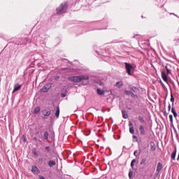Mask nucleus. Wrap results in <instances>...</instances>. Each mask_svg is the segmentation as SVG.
<instances>
[{"mask_svg": "<svg viewBox=\"0 0 179 179\" xmlns=\"http://www.w3.org/2000/svg\"><path fill=\"white\" fill-rule=\"evenodd\" d=\"M47 37H48V36L45 35V34H40L38 36L34 34L31 40L24 38H22L20 42H17L16 44L22 45V44L33 43L36 45H41V47H44V45H45V41L44 40H45Z\"/></svg>", "mask_w": 179, "mask_h": 179, "instance_id": "1", "label": "nucleus"}, {"mask_svg": "<svg viewBox=\"0 0 179 179\" xmlns=\"http://www.w3.org/2000/svg\"><path fill=\"white\" fill-rule=\"evenodd\" d=\"M89 79H90V77H89V75H80V76H73L68 78V80H70V82H73V83H80L82 82L83 86H86L87 83H89Z\"/></svg>", "mask_w": 179, "mask_h": 179, "instance_id": "2", "label": "nucleus"}, {"mask_svg": "<svg viewBox=\"0 0 179 179\" xmlns=\"http://www.w3.org/2000/svg\"><path fill=\"white\" fill-rule=\"evenodd\" d=\"M66 10H68V2L66 1L62 3L60 6L56 8L57 15H63V13H66Z\"/></svg>", "mask_w": 179, "mask_h": 179, "instance_id": "3", "label": "nucleus"}, {"mask_svg": "<svg viewBox=\"0 0 179 179\" xmlns=\"http://www.w3.org/2000/svg\"><path fill=\"white\" fill-rule=\"evenodd\" d=\"M124 68L126 70V73H127V75L129 76H132V73H134V66H132V64H131V63H128V62H124Z\"/></svg>", "mask_w": 179, "mask_h": 179, "instance_id": "4", "label": "nucleus"}, {"mask_svg": "<svg viewBox=\"0 0 179 179\" xmlns=\"http://www.w3.org/2000/svg\"><path fill=\"white\" fill-rule=\"evenodd\" d=\"M165 69L166 71L163 70L161 72V76L164 82H167L168 78H169V75H170V73H171V70L170 69H169V67L167 66H166Z\"/></svg>", "mask_w": 179, "mask_h": 179, "instance_id": "5", "label": "nucleus"}, {"mask_svg": "<svg viewBox=\"0 0 179 179\" xmlns=\"http://www.w3.org/2000/svg\"><path fill=\"white\" fill-rule=\"evenodd\" d=\"M124 94L130 96L131 99H138V94H135L132 91L124 90Z\"/></svg>", "mask_w": 179, "mask_h": 179, "instance_id": "6", "label": "nucleus"}, {"mask_svg": "<svg viewBox=\"0 0 179 179\" xmlns=\"http://www.w3.org/2000/svg\"><path fill=\"white\" fill-rule=\"evenodd\" d=\"M49 89H51V83L46 84L45 85H44V86L41 89V92L42 93H47V92H48Z\"/></svg>", "mask_w": 179, "mask_h": 179, "instance_id": "7", "label": "nucleus"}, {"mask_svg": "<svg viewBox=\"0 0 179 179\" xmlns=\"http://www.w3.org/2000/svg\"><path fill=\"white\" fill-rule=\"evenodd\" d=\"M129 89H130V90H131L133 92V93H139L141 92V90H139V88L132 85H129Z\"/></svg>", "mask_w": 179, "mask_h": 179, "instance_id": "8", "label": "nucleus"}, {"mask_svg": "<svg viewBox=\"0 0 179 179\" xmlns=\"http://www.w3.org/2000/svg\"><path fill=\"white\" fill-rule=\"evenodd\" d=\"M139 131H140V134L143 136L145 135H146V130L145 129V126L141 124L139 126V128H138Z\"/></svg>", "mask_w": 179, "mask_h": 179, "instance_id": "9", "label": "nucleus"}, {"mask_svg": "<svg viewBox=\"0 0 179 179\" xmlns=\"http://www.w3.org/2000/svg\"><path fill=\"white\" fill-rule=\"evenodd\" d=\"M31 171L33 174H40V169H38V168H37L36 166H32Z\"/></svg>", "mask_w": 179, "mask_h": 179, "instance_id": "10", "label": "nucleus"}, {"mask_svg": "<svg viewBox=\"0 0 179 179\" xmlns=\"http://www.w3.org/2000/svg\"><path fill=\"white\" fill-rule=\"evenodd\" d=\"M21 89H22V85L15 84L14 89L13 90V93H15V92H18V90H20Z\"/></svg>", "mask_w": 179, "mask_h": 179, "instance_id": "11", "label": "nucleus"}, {"mask_svg": "<svg viewBox=\"0 0 179 179\" xmlns=\"http://www.w3.org/2000/svg\"><path fill=\"white\" fill-rule=\"evenodd\" d=\"M150 152H155L156 150V144L153 141L150 142Z\"/></svg>", "mask_w": 179, "mask_h": 179, "instance_id": "12", "label": "nucleus"}, {"mask_svg": "<svg viewBox=\"0 0 179 179\" xmlns=\"http://www.w3.org/2000/svg\"><path fill=\"white\" fill-rule=\"evenodd\" d=\"M42 114L44 115V117H50V115H51V110L45 109L43 110Z\"/></svg>", "mask_w": 179, "mask_h": 179, "instance_id": "13", "label": "nucleus"}, {"mask_svg": "<svg viewBox=\"0 0 179 179\" xmlns=\"http://www.w3.org/2000/svg\"><path fill=\"white\" fill-rule=\"evenodd\" d=\"M43 159H44V163L45 164V162L47 160H51V155H50L48 153L45 152L43 154Z\"/></svg>", "mask_w": 179, "mask_h": 179, "instance_id": "14", "label": "nucleus"}, {"mask_svg": "<svg viewBox=\"0 0 179 179\" xmlns=\"http://www.w3.org/2000/svg\"><path fill=\"white\" fill-rule=\"evenodd\" d=\"M176 156H177V148H175V149L172 152L171 155V159H172V160H176Z\"/></svg>", "mask_w": 179, "mask_h": 179, "instance_id": "15", "label": "nucleus"}, {"mask_svg": "<svg viewBox=\"0 0 179 179\" xmlns=\"http://www.w3.org/2000/svg\"><path fill=\"white\" fill-rule=\"evenodd\" d=\"M48 166L51 169L55 166H57V162H55V160H50L48 162Z\"/></svg>", "mask_w": 179, "mask_h": 179, "instance_id": "16", "label": "nucleus"}, {"mask_svg": "<svg viewBox=\"0 0 179 179\" xmlns=\"http://www.w3.org/2000/svg\"><path fill=\"white\" fill-rule=\"evenodd\" d=\"M162 169H163V164L161 162H158L157 166V173H160V171H162Z\"/></svg>", "mask_w": 179, "mask_h": 179, "instance_id": "17", "label": "nucleus"}, {"mask_svg": "<svg viewBox=\"0 0 179 179\" xmlns=\"http://www.w3.org/2000/svg\"><path fill=\"white\" fill-rule=\"evenodd\" d=\"M106 29H107V22H106L103 24V27H96V28L94 29V30H105ZM91 30H93V29H91Z\"/></svg>", "mask_w": 179, "mask_h": 179, "instance_id": "18", "label": "nucleus"}, {"mask_svg": "<svg viewBox=\"0 0 179 179\" xmlns=\"http://www.w3.org/2000/svg\"><path fill=\"white\" fill-rule=\"evenodd\" d=\"M55 115L56 118H59V106L56 107Z\"/></svg>", "mask_w": 179, "mask_h": 179, "instance_id": "19", "label": "nucleus"}, {"mask_svg": "<svg viewBox=\"0 0 179 179\" xmlns=\"http://www.w3.org/2000/svg\"><path fill=\"white\" fill-rule=\"evenodd\" d=\"M96 93H97V94H99V96H103V94H104V90H103L100 88H98V89H96Z\"/></svg>", "mask_w": 179, "mask_h": 179, "instance_id": "20", "label": "nucleus"}, {"mask_svg": "<svg viewBox=\"0 0 179 179\" xmlns=\"http://www.w3.org/2000/svg\"><path fill=\"white\" fill-rule=\"evenodd\" d=\"M48 136H50L48 131H45L43 134V139H45V141H48Z\"/></svg>", "mask_w": 179, "mask_h": 179, "instance_id": "21", "label": "nucleus"}, {"mask_svg": "<svg viewBox=\"0 0 179 179\" xmlns=\"http://www.w3.org/2000/svg\"><path fill=\"white\" fill-rule=\"evenodd\" d=\"M171 113H172V114L173 115V117H174L175 118H177L178 114H177V111H176V108H175L174 107H172V108H171Z\"/></svg>", "mask_w": 179, "mask_h": 179, "instance_id": "22", "label": "nucleus"}, {"mask_svg": "<svg viewBox=\"0 0 179 179\" xmlns=\"http://www.w3.org/2000/svg\"><path fill=\"white\" fill-rule=\"evenodd\" d=\"M122 114L124 120H127L128 118L129 115H128V113L126 112V110H122Z\"/></svg>", "mask_w": 179, "mask_h": 179, "instance_id": "23", "label": "nucleus"}, {"mask_svg": "<svg viewBox=\"0 0 179 179\" xmlns=\"http://www.w3.org/2000/svg\"><path fill=\"white\" fill-rule=\"evenodd\" d=\"M141 37H142V35L136 34H134L131 37V38H136V40H139L141 38Z\"/></svg>", "mask_w": 179, "mask_h": 179, "instance_id": "24", "label": "nucleus"}, {"mask_svg": "<svg viewBox=\"0 0 179 179\" xmlns=\"http://www.w3.org/2000/svg\"><path fill=\"white\" fill-rule=\"evenodd\" d=\"M138 121L141 122V124L145 123V119L141 115L138 116Z\"/></svg>", "mask_w": 179, "mask_h": 179, "instance_id": "25", "label": "nucleus"}, {"mask_svg": "<svg viewBox=\"0 0 179 179\" xmlns=\"http://www.w3.org/2000/svg\"><path fill=\"white\" fill-rule=\"evenodd\" d=\"M135 163H136V159H132L130 164L131 169H134V166H135Z\"/></svg>", "mask_w": 179, "mask_h": 179, "instance_id": "26", "label": "nucleus"}, {"mask_svg": "<svg viewBox=\"0 0 179 179\" xmlns=\"http://www.w3.org/2000/svg\"><path fill=\"white\" fill-rule=\"evenodd\" d=\"M129 132L131 134V135H134L135 134V129H134V127H129Z\"/></svg>", "mask_w": 179, "mask_h": 179, "instance_id": "27", "label": "nucleus"}, {"mask_svg": "<svg viewBox=\"0 0 179 179\" xmlns=\"http://www.w3.org/2000/svg\"><path fill=\"white\" fill-rule=\"evenodd\" d=\"M173 43H175L176 45H178V44H179V37L176 38L173 40Z\"/></svg>", "mask_w": 179, "mask_h": 179, "instance_id": "28", "label": "nucleus"}, {"mask_svg": "<svg viewBox=\"0 0 179 179\" xmlns=\"http://www.w3.org/2000/svg\"><path fill=\"white\" fill-rule=\"evenodd\" d=\"M34 114H38V113H40V107H36V108L34 110Z\"/></svg>", "mask_w": 179, "mask_h": 179, "instance_id": "29", "label": "nucleus"}, {"mask_svg": "<svg viewBox=\"0 0 179 179\" xmlns=\"http://www.w3.org/2000/svg\"><path fill=\"white\" fill-rule=\"evenodd\" d=\"M149 146H150V144L148 143L147 145L145 144V145H143L142 147H143V149H147V150H149Z\"/></svg>", "mask_w": 179, "mask_h": 179, "instance_id": "30", "label": "nucleus"}, {"mask_svg": "<svg viewBox=\"0 0 179 179\" xmlns=\"http://www.w3.org/2000/svg\"><path fill=\"white\" fill-rule=\"evenodd\" d=\"M104 52H107V50H103V52H99V54L100 55H103V57H107V55H106V54L104 53Z\"/></svg>", "mask_w": 179, "mask_h": 179, "instance_id": "31", "label": "nucleus"}, {"mask_svg": "<svg viewBox=\"0 0 179 179\" xmlns=\"http://www.w3.org/2000/svg\"><path fill=\"white\" fill-rule=\"evenodd\" d=\"M132 176H134V171L130 169L129 172V178H132Z\"/></svg>", "mask_w": 179, "mask_h": 179, "instance_id": "32", "label": "nucleus"}, {"mask_svg": "<svg viewBox=\"0 0 179 179\" xmlns=\"http://www.w3.org/2000/svg\"><path fill=\"white\" fill-rule=\"evenodd\" d=\"M38 164H41L42 163H44V158H39L38 159Z\"/></svg>", "mask_w": 179, "mask_h": 179, "instance_id": "33", "label": "nucleus"}, {"mask_svg": "<svg viewBox=\"0 0 179 179\" xmlns=\"http://www.w3.org/2000/svg\"><path fill=\"white\" fill-rule=\"evenodd\" d=\"M146 163V158H143L140 162V164H145Z\"/></svg>", "mask_w": 179, "mask_h": 179, "instance_id": "34", "label": "nucleus"}, {"mask_svg": "<svg viewBox=\"0 0 179 179\" xmlns=\"http://www.w3.org/2000/svg\"><path fill=\"white\" fill-rule=\"evenodd\" d=\"M116 86H117V87H122V82H117V83H116Z\"/></svg>", "mask_w": 179, "mask_h": 179, "instance_id": "35", "label": "nucleus"}, {"mask_svg": "<svg viewBox=\"0 0 179 179\" xmlns=\"http://www.w3.org/2000/svg\"><path fill=\"white\" fill-rule=\"evenodd\" d=\"M171 102L172 103L173 106V104H174V96H173V94L171 95Z\"/></svg>", "mask_w": 179, "mask_h": 179, "instance_id": "36", "label": "nucleus"}, {"mask_svg": "<svg viewBox=\"0 0 179 179\" xmlns=\"http://www.w3.org/2000/svg\"><path fill=\"white\" fill-rule=\"evenodd\" d=\"M134 142H138V136L133 135Z\"/></svg>", "mask_w": 179, "mask_h": 179, "instance_id": "37", "label": "nucleus"}, {"mask_svg": "<svg viewBox=\"0 0 179 179\" xmlns=\"http://www.w3.org/2000/svg\"><path fill=\"white\" fill-rule=\"evenodd\" d=\"M45 149L47 150V152H51V148L50 146H46Z\"/></svg>", "mask_w": 179, "mask_h": 179, "instance_id": "38", "label": "nucleus"}, {"mask_svg": "<svg viewBox=\"0 0 179 179\" xmlns=\"http://www.w3.org/2000/svg\"><path fill=\"white\" fill-rule=\"evenodd\" d=\"M22 140H23V142H27V138H26V136L24 135L22 136Z\"/></svg>", "mask_w": 179, "mask_h": 179, "instance_id": "39", "label": "nucleus"}, {"mask_svg": "<svg viewBox=\"0 0 179 179\" xmlns=\"http://www.w3.org/2000/svg\"><path fill=\"white\" fill-rule=\"evenodd\" d=\"M61 97H66V92H62L61 93Z\"/></svg>", "mask_w": 179, "mask_h": 179, "instance_id": "40", "label": "nucleus"}, {"mask_svg": "<svg viewBox=\"0 0 179 179\" xmlns=\"http://www.w3.org/2000/svg\"><path fill=\"white\" fill-rule=\"evenodd\" d=\"M169 120H170V122H171V124H173V115H169Z\"/></svg>", "mask_w": 179, "mask_h": 179, "instance_id": "41", "label": "nucleus"}, {"mask_svg": "<svg viewBox=\"0 0 179 179\" xmlns=\"http://www.w3.org/2000/svg\"><path fill=\"white\" fill-rule=\"evenodd\" d=\"M143 151L144 153H149V150H148V148L143 149Z\"/></svg>", "mask_w": 179, "mask_h": 179, "instance_id": "42", "label": "nucleus"}, {"mask_svg": "<svg viewBox=\"0 0 179 179\" xmlns=\"http://www.w3.org/2000/svg\"><path fill=\"white\" fill-rule=\"evenodd\" d=\"M33 155H34V156H38V152H37L36 151H34Z\"/></svg>", "mask_w": 179, "mask_h": 179, "instance_id": "43", "label": "nucleus"}, {"mask_svg": "<svg viewBox=\"0 0 179 179\" xmlns=\"http://www.w3.org/2000/svg\"><path fill=\"white\" fill-rule=\"evenodd\" d=\"M136 153H138V151L137 150H135L134 152V155L136 156V157H138V155H136Z\"/></svg>", "mask_w": 179, "mask_h": 179, "instance_id": "44", "label": "nucleus"}, {"mask_svg": "<svg viewBox=\"0 0 179 179\" xmlns=\"http://www.w3.org/2000/svg\"><path fill=\"white\" fill-rule=\"evenodd\" d=\"M129 128H131V127H134L132 122H129Z\"/></svg>", "mask_w": 179, "mask_h": 179, "instance_id": "45", "label": "nucleus"}, {"mask_svg": "<svg viewBox=\"0 0 179 179\" xmlns=\"http://www.w3.org/2000/svg\"><path fill=\"white\" fill-rule=\"evenodd\" d=\"M171 110V105L169 104L168 106V111H170Z\"/></svg>", "mask_w": 179, "mask_h": 179, "instance_id": "46", "label": "nucleus"}, {"mask_svg": "<svg viewBox=\"0 0 179 179\" xmlns=\"http://www.w3.org/2000/svg\"><path fill=\"white\" fill-rule=\"evenodd\" d=\"M164 115L165 117H167V115H169V113H167V112H166V110L164 112Z\"/></svg>", "mask_w": 179, "mask_h": 179, "instance_id": "47", "label": "nucleus"}, {"mask_svg": "<svg viewBox=\"0 0 179 179\" xmlns=\"http://www.w3.org/2000/svg\"><path fill=\"white\" fill-rule=\"evenodd\" d=\"M161 85L163 86L164 87V83H163V82L160 81Z\"/></svg>", "mask_w": 179, "mask_h": 179, "instance_id": "48", "label": "nucleus"}, {"mask_svg": "<svg viewBox=\"0 0 179 179\" xmlns=\"http://www.w3.org/2000/svg\"><path fill=\"white\" fill-rule=\"evenodd\" d=\"M39 179H45V178L44 176H40Z\"/></svg>", "mask_w": 179, "mask_h": 179, "instance_id": "49", "label": "nucleus"}, {"mask_svg": "<svg viewBox=\"0 0 179 179\" xmlns=\"http://www.w3.org/2000/svg\"><path fill=\"white\" fill-rule=\"evenodd\" d=\"M155 174H157V175H158L159 174V173L156 171V173H155Z\"/></svg>", "mask_w": 179, "mask_h": 179, "instance_id": "50", "label": "nucleus"}, {"mask_svg": "<svg viewBox=\"0 0 179 179\" xmlns=\"http://www.w3.org/2000/svg\"><path fill=\"white\" fill-rule=\"evenodd\" d=\"M128 110H131V108H128Z\"/></svg>", "mask_w": 179, "mask_h": 179, "instance_id": "51", "label": "nucleus"}, {"mask_svg": "<svg viewBox=\"0 0 179 179\" xmlns=\"http://www.w3.org/2000/svg\"><path fill=\"white\" fill-rule=\"evenodd\" d=\"M123 149H125V146H123Z\"/></svg>", "mask_w": 179, "mask_h": 179, "instance_id": "52", "label": "nucleus"}, {"mask_svg": "<svg viewBox=\"0 0 179 179\" xmlns=\"http://www.w3.org/2000/svg\"><path fill=\"white\" fill-rule=\"evenodd\" d=\"M171 15H174V13H171Z\"/></svg>", "mask_w": 179, "mask_h": 179, "instance_id": "53", "label": "nucleus"}]
</instances>
